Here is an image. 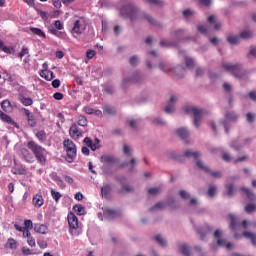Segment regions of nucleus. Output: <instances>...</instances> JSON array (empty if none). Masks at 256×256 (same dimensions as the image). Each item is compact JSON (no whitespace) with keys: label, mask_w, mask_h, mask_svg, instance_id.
<instances>
[{"label":"nucleus","mask_w":256,"mask_h":256,"mask_svg":"<svg viewBox=\"0 0 256 256\" xmlns=\"http://www.w3.org/2000/svg\"><path fill=\"white\" fill-rule=\"evenodd\" d=\"M180 197L182 199H184L185 201H187V199H190L191 198V195L185 191V190H181L180 193H179Z\"/></svg>","instance_id":"nucleus-51"},{"label":"nucleus","mask_w":256,"mask_h":256,"mask_svg":"<svg viewBox=\"0 0 256 256\" xmlns=\"http://www.w3.org/2000/svg\"><path fill=\"white\" fill-rule=\"evenodd\" d=\"M172 37H175L176 39H182L183 38V30H176L172 32Z\"/></svg>","instance_id":"nucleus-49"},{"label":"nucleus","mask_w":256,"mask_h":256,"mask_svg":"<svg viewBox=\"0 0 256 256\" xmlns=\"http://www.w3.org/2000/svg\"><path fill=\"white\" fill-rule=\"evenodd\" d=\"M31 33L37 35L38 37H42V39H47V35L40 28L30 27Z\"/></svg>","instance_id":"nucleus-26"},{"label":"nucleus","mask_w":256,"mask_h":256,"mask_svg":"<svg viewBox=\"0 0 256 256\" xmlns=\"http://www.w3.org/2000/svg\"><path fill=\"white\" fill-rule=\"evenodd\" d=\"M22 253L23 255H37L39 252L35 250H31L30 248L27 247H22Z\"/></svg>","instance_id":"nucleus-42"},{"label":"nucleus","mask_w":256,"mask_h":256,"mask_svg":"<svg viewBox=\"0 0 256 256\" xmlns=\"http://www.w3.org/2000/svg\"><path fill=\"white\" fill-rule=\"evenodd\" d=\"M73 209L78 215H85V207L83 205H75Z\"/></svg>","instance_id":"nucleus-41"},{"label":"nucleus","mask_w":256,"mask_h":256,"mask_svg":"<svg viewBox=\"0 0 256 256\" xmlns=\"http://www.w3.org/2000/svg\"><path fill=\"white\" fill-rule=\"evenodd\" d=\"M103 215L106 219H115L116 217H119V213L111 208L104 209Z\"/></svg>","instance_id":"nucleus-17"},{"label":"nucleus","mask_w":256,"mask_h":256,"mask_svg":"<svg viewBox=\"0 0 256 256\" xmlns=\"http://www.w3.org/2000/svg\"><path fill=\"white\" fill-rule=\"evenodd\" d=\"M54 181L57 182V185H58L59 187H61V189H65V182H63V180H62L59 176H57V177L54 179Z\"/></svg>","instance_id":"nucleus-59"},{"label":"nucleus","mask_w":256,"mask_h":256,"mask_svg":"<svg viewBox=\"0 0 256 256\" xmlns=\"http://www.w3.org/2000/svg\"><path fill=\"white\" fill-rule=\"evenodd\" d=\"M111 193V186L110 185H105L101 188V195L105 199H109V194Z\"/></svg>","instance_id":"nucleus-29"},{"label":"nucleus","mask_w":256,"mask_h":256,"mask_svg":"<svg viewBox=\"0 0 256 256\" xmlns=\"http://www.w3.org/2000/svg\"><path fill=\"white\" fill-rule=\"evenodd\" d=\"M143 17L150 23L151 25H157L155 19H153L150 15L143 13Z\"/></svg>","instance_id":"nucleus-50"},{"label":"nucleus","mask_w":256,"mask_h":256,"mask_svg":"<svg viewBox=\"0 0 256 256\" xmlns=\"http://www.w3.org/2000/svg\"><path fill=\"white\" fill-rule=\"evenodd\" d=\"M184 109L188 115L194 116V125L195 127H199V124L201 123V117H203V110L195 106L193 107L187 106Z\"/></svg>","instance_id":"nucleus-4"},{"label":"nucleus","mask_w":256,"mask_h":256,"mask_svg":"<svg viewBox=\"0 0 256 256\" xmlns=\"http://www.w3.org/2000/svg\"><path fill=\"white\" fill-rule=\"evenodd\" d=\"M241 191L243 193H245V195H246L247 199H249V201H255L256 196H255V193H253V190H251L249 188L242 187Z\"/></svg>","instance_id":"nucleus-21"},{"label":"nucleus","mask_w":256,"mask_h":256,"mask_svg":"<svg viewBox=\"0 0 256 256\" xmlns=\"http://www.w3.org/2000/svg\"><path fill=\"white\" fill-rule=\"evenodd\" d=\"M182 254L185 256H191V246L187 244H183L181 246Z\"/></svg>","instance_id":"nucleus-35"},{"label":"nucleus","mask_w":256,"mask_h":256,"mask_svg":"<svg viewBox=\"0 0 256 256\" xmlns=\"http://www.w3.org/2000/svg\"><path fill=\"white\" fill-rule=\"evenodd\" d=\"M104 115H117V110L111 105H105L103 107Z\"/></svg>","instance_id":"nucleus-23"},{"label":"nucleus","mask_w":256,"mask_h":256,"mask_svg":"<svg viewBox=\"0 0 256 256\" xmlns=\"http://www.w3.org/2000/svg\"><path fill=\"white\" fill-rule=\"evenodd\" d=\"M68 225L70 229H73V230L79 229V219L73 212H70L68 214Z\"/></svg>","instance_id":"nucleus-11"},{"label":"nucleus","mask_w":256,"mask_h":256,"mask_svg":"<svg viewBox=\"0 0 256 256\" xmlns=\"http://www.w3.org/2000/svg\"><path fill=\"white\" fill-rule=\"evenodd\" d=\"M100 161L104 165L103 173L105 175H109V172L107 171V165H111V164L115 163V157L108 155V154L102 155L100 158Z\"/></svg>","instance_id":"nucleus-10"},{"label":"nucleus","mask_w":256,"mask_h":256,"mask_svg":"<svg viewBox=\"0 0 256 256\" xmlns=\"http://www.w3.org/2000/svg\"><path fill=\"white\" fill-rule=\"evenodd\" d=\"M198 233L201 237L202 241H205V235H208V233H211V227L205 226V230L203 228L198 229Z\"/></svg>","instance_id":"nucleus-30"},{"label":"nucleus","mask_w":256,"mask_h":256,"mask_svg":"<svg viewBox=\"0 0 256 256\" xmlns=\"http://www.w3.org/2000/svg\"><path fill=\"white\" fill-rule=\"evenodd\" d=\"M199 33H202V35H207V26L205 25H199L198 26Z\"/></svg>","instance_id":"nucleus-60"},{"label":"nucleus","mask_w":256,"mask_h":256,"mask_svg":"<svg viewBox=\"0 0 256 256\" xmlns=\"http://www.w3.org/2000/svg\"><path fill=\"white\" fill-rule=\"evenodd\" d=\"M121 15H123V17H128V19H130V21H137V19H139L141 13L139 12V9H137V7H135V5L133 4H127L125 5L121 11H120Z\"/></svg>","instance_id":"nucleus-3"},{"label":"nucleus","mask_w":256,"mask_h":256,"mask_svg":"<svg viewBox=\"0 0 256 256\" xmlns=\"http://www.w3.org/2000/svg\"><path fill=\"white\" fill-rule=\"evenodd\" d=\"M185 63L188 69H193V67H195V60H193V58L185 57Z\"/></svg>","instance_id":"nucleus-43"},{"label":"nucleus","mask_w":256,"mask_h":256,"mask_svg":"<svg viewBox=\"0 0 256 256\" xmlns=\"http://www.w3.org/2000/svg\"><path fill=\"white\" fill-rule=\"evenodd\" d=\"M256 210V205L255 204H248L245 207L246 213H253V211Z\"/></svg>","instance_id":"nucleus-53"},{"label":"nucleus","mask_w":256,"mask_h":256,"mask_svg":"<svg viewBox=\"0 0 256 256\" xmlns=\"http://www.w3.org/2000/svg\"><path fill=\"white\" fill-rule=\"evenodd\" d=\"M137 63H139V58H137V56H132L130 58V64L132 65V67H135Z\"/></svg>","instance_id":"nucleus-63"},{"label":"nucleus","mask_w":256,"mask_h":256,"mask_svg":"<svg viewBox=\"0 0 256 256\" xmlns=\"http://www.w3.org/2000/svg\"><path fill=\"white\" fill-rule=\"evenodd\" d=\"M84 143L89 147L92 151H97V147L93 146V140L91 138L86 137L84 138Z\"/></svg>","instance_id":"nucleus-38"},{"label":"nucleus","mask_w":256,"mask_h":256,"mask_svg":"<svg viewBox=\"0 0 256 256\" xmlns=\"http://www.w3.org/2000/svg\"><path fill=\"white\" fill-rule=\"evenodd\" d=\"M229 219H230V229L235 231L236 229H239V227H241V223H239V219H237L235 215L230 214Z\"/></svg>","instance_id":"nucleus-16"},{"label":"nucleus","mask_w":256,"mask_h":256,"mask_svg":"<svg viewBox=\"0 0 256 256\" xmlns=\"http://www.w3.org/2000/svg\"><path fill=\"white\" fill-rule=\"evenodd\" d=\"M123 151H124V154L127 156V157H131L133 155V148H131L129 145L127 144H124L123 146Z\"/></svg>","instance_id":"nucleus-40"},{"label":"nucleus","mask_w":256,"mask_h":256,"mask_svg":"<svg viewBox=\"0 0 256 256\" xmlns=\"http://www.w3.org/2000/svg\"><path fill=\"white\" fill-rule=\"evenodd\" d=\"M54 26L56 27V29H58V31H61L64 28L63 23H61V20H56L54 22Z\"/></svg>","instance_id":"nucleus-62"},{"label":"nucleus","mask_w":256,"mask_h":256,"mask_svg":"<svg viewBox=\"0 0 256 256\" xmlns=\"http://www.w3.org/2000/svg\"><path fill=\"white\" fill-rule=\"evenodd\" d=\"M159 209H165V203L164 202H158L155 204V206H153L152 208H150V211H157Z\"/></svg>","instance_id":"nucleus-44"},{"label":"nucleus","mask_w":256,"mask_h":256,"mask_svg":"<svg viewBox=\"0 0 256 256\" xmlns=\"http://www.w3.org/2000/svg\"><path fill=\"white\" fill-rule=\"evenodd\" d=\"M0 121H2L3 123H8L9 125H13L14 127H19V125H17V122H15L13 118H11V116L5 114L1 110H0Z\"/></svg>","instance_id":"nucleus-14"},{"label":"nucleus","mask_w":256,"mask_h":256,"mask_svg":"<svg viewBox=\"0 0 256 256\" xmlns=\"http://www.w3.org/2000/svg\"><path fill=\"white\" fill-rule=\"evenodd\" d=\"M0 49L1 51H3L4 53H7L8 55H11V53H13V48L9 46H5V42H3V40L1 39H0Z\"/></svg>","instance_id":"nucleus-33"},{"label":"nucleus","mask_w":256,"mask_h":256,"mask_svg":"<svg viewBox=\"0 0 256 256\" xmlns=\"http://www.w3.org/2000/svg\"><path fill=\"white\" fill-rule=\"evenodd\" d=\"M241 39H250V37H253V34L250 31H243L240 33Z\"/></svg>","instance_id":"nucleus-48"},{"label":"nucleus","mask_w":256,"mask_h":256,"mask_svg":"<svg viewBox=\"0 0 256 256\" xmlns=\"http://www.w3.org/2000/svg\"><path fill=\"white\" fill-rule=\"evenodd\" d=\"M19 101L24 105L25 107H31L33 105V99L32 98H27L23 96V94H19Z\"/></svg>","instance_id":"nucleus-20"},{"label":"nucleus","mask_w":256,"mask_h":256,"mask_svg":"<svg viewBox=\"0 0 256 256\" xmlns=\"http://www.w3.org/2000/svg\"><path fill=\"white\" fill-rule=\"evenodd\" d=\"M95 55H96L95 50H88L86 52L87 59H93V57H95Z\"/></svg>","instance_id":"nucleus-64"},{"label":"nucleus","mask_w":256,"mask_h":256,"mask_svg":"<svg viewBox=\"0 0 256 256\" xmlns=\"http://www.w3.org/2000/svg\"><path fill=\"white\" fill-rule=\"evenodd\" d=\"M155 241L158 243V245H161V247H167V240L163 238L160 234L155 237Z\"/></svg>","instance_id":"nucleus-37"},{"label":"nucleus","mask_w":256,"mask_h":256,"mask_svg":"<svg viewBox=\"0 0 256 256\" xmlns=\"http://www.w3.org/2000/svg\"><path fill=\"white\" fill-rule=\"evenodd\" d=\"M50 33H52V35H55L56 37H60V38L65 37V33L60 32L55 28H50Z\"/></svg>","instance_id":"nucleus-45"},{"label":"nucleus","mask_w":256,"mask_h":256,"mask_svg":"<svg viewBox=\"0 0 256 256\" xmlns=\"http://www.w3.org/2000/svg\"><path fill=\"white\" fill-rule=\"evenodd\" d=\"M35 137L40 143H45V141H47V132H45V130H40L36 133Z\"/></svg>","instance_id":"nucleus-27"},{"label":"nucleus","mask_w":256,"mask_h":256,"mask_svg":"<svg viewBox=\"0 0 256 256\" xmlns=\"http://www.w3.org/2000/svg\"><path fill=\"white\" fill-rule=\"evenodd\" d=\"M8 245H9L10 249H17V240H15L13 238H9Z\"/></svg>","instance_id":"nucleus-47"},{"label":"nucleus","mask_w":256,"mask_h":256,"mask_svg":"<svg viewBox=\"0 0 256 256\" xmlns=\"http://www.w3.org/2000/svg\"><path fill=\"white\" fill-rule=\"evenodd\" d=\"M85 29H87V20H85L83 17H80L78 20L74 21L71 33L72 35H81Z\"/></svg>","instance_id":"nucleus-5"},{"label":"nucleus","mask_w":256,"mask_h":256,"mask_svg":"<svg viewBox=\"0 0 256 256\" xmlns=\"http://www.w3.org/2000/svg\"><path fill=\"white\" fill-rule=\"evenodd\" d=\"M221 235H222L221 230H216L214 232V237L216 239H218L217 240L218 247H225L226 249H233V244H231V242L227 243V240L224 238H221Z\"/></svg>","instance_id":"nucleus-8"},{"label":"nucleus","mask_w":256,"mask_h":256,"mask_svg":"<svg viewBox=\"0 0 256 256\" xmlns=\"http://www.w3.org/2000/svg\"><path fill=\"white\" fill-rule=\"evenodd\" d=\"M243 235H244V237H246V239H250V241L253 243V245H256V234L244 231Z\"/></svg>","instance_id":"nucleus-34"},{"label":"nucleus","mask_w":256,"mask_h":256,"mask_svg":"<svg viewBox=\"0 0 256 256\" xmlns=\"http://www.w3.org/2000/svg\"><path fill=\"white\" fill-rule=\"evenodd\" d=\"M161 47H175V43L162 40L160 41Z\"/></svg>","instance_id":"nucleus-57"},{"label":"nucleus","mask_w":256,"mask_h":256,"mask_svg":"<svg viewBox=\"0 0 256 256\" xmlns=\"http://www.w3.org/2000/svg\"><path fill=\"white\" fill-rule=\"evenodd\" d=\"M139 74H136L132 79L131 78H127L124 79L122 82L123 87H127L128 85H131V83H139Z\"/></svg>","instance_id":"nucleus-22"},{"label":"nucleus","mask_w":256,"mask_h":256,"mask_svg":"<svg viewBox=\"0 0 256 256\" xmlns=\"http://www.w3.org/2000/svg\"><path fill=\"white\" fill-rule=\"evenodd\" d=\"M27 147L32 151L40 165H45V163H47V149L33 140L28 141Z\"/></svg>","instance_id":"nucleus-1"},{"label":"nucleus","mask_w":256,"mask_h":256,"mask_svg":"<svg viewBox=\"0 0 256 256\" xmlns=\"http://www.w3.org/2000/svg\"><path fill=\"white\" fill-rule=\"evenodd\" d=\"M24 113L27 117V121H28L30 127H35V125H37V123L35 122V116L33 114H31L29 109H24Z\"/></svg>","instance_id":"nucleus-18"},{"label":"nucleus","mask_w":256,"mask_h":256,"mask_svg":"<svg viewBox=\"0 0 256 256\" xmlns=\"http://www.w3.org/2000/svg\"><path fill=\"white\" fill-rule=\"evenodd\" d=\"M39 75L46 81H53V79H55V74H53V71L48 69L41 70Z\"/></svg>","instance_id":"nucleus-15"},{"label":"nucleus","mask_w":256,"mask_h":256,"mask_svg":"<svg viewBox=\"0 0 256 256\" xmlns=\"http://www.w3.org/2000/svg\"><path fill=\"white\" fill-rule=\"evenodd\" d=\"M27 244L29 245V247H36L37 243L35 242V237L30 236L29 238H27Z\"/></svg>","instance_id":"nucleus-56"},{"label":"nucleus","mask_w":256,"mask_h":256,"mask_svg":"<svg viewBox=\"0 0 256 256\" xmlns=\"http://www.w3.org/2000/svg\"><path fill=\"white\" fill-rule=\"evenodd\" d=\"M1 108L5 113H9V111H11L12 107H11V101L9 100H3L1 102Z\"/></svg>","instance_id":"nucleus-28"},{"label":"nucleus","mask_w":256,"mask_h":256,"mask_svg":"<svg viewBox=\"0 0 256 256\" xmlns=\"http://www.w3.org/2000/svg\"><path fill=\"white\" fill-rule=\"evenodd\" d=\"M226 118H228L229 121H237L238 116H237V114H235V112H228L226 114Z\"/></svg>","instance_id":"nucleus-46"},{"label":"nucleus","mask_w":256,"mask_h":256,"mask_svg":"<svg viewBox=\"0 0 256 256\" xmlns=\"http://www.w3.org/2000/svg\"><path fill=\"white\" fill-rule=\"evenodd\" d=\"M38 246L40 249H47V241L45 240H37Z\"/></svg>","instance_id":"nucleus-61"},{"label":"nucleus","mask_w":256,"mask_h":256,"mask_svg":"<svg viewBox=\"0 0 256 256\" xmlns=\"http://www.w3.org/2000/svg\"><path fill=\"white\" fill-rule=\"evenodd\" d=\"M227 41L230 45H239L241 43V38L239 36H228Z\"/></svg>","instance_id":"nucleus-32"},{"label":"nucleus","mask_w":256,"mask_h":256,"mask_svg":"<svg viewBox=\"0 0 256 256\" xmlns=\"http://www.w3.org/2000/svg\"><path fill=\"white\" fill-rule=\"evenodd\" d=\"M77 123L80 127H87V117L83 115L78 116Z\"/></svg>","instance_id":"nucleus-39"},{"label":"nucleus","mask_w":256,"mask_h":256,"mask_svg":"<svg viewBox=\"0 0 256 256\" xmlns=\"http://www.w3.org/2000/svg\"><path fill=\"white\" fill-rule=\"evenodd\" d=\"M50 194H51L52 199H54V201L56 203H59V199H61V197H62L61 193L55 191V189H51Z\"/></svg>","instance_id":"nucleus-36"},{"label":"nucleus","mask_w":256,"mask_h":256,"mask_svg":"<svg viewBox=\"0 0 256 256\" xmlns=\"http://www.w3.org/2000/svg\"><path fill=\"white\" fill-rule=\"evenodd\" d=\"M22 154L24 156V159H26V161H31L29 159H33V157L31 156V153H29V150L27 149H22Z\"/></svg>","instance_id":"nucleus-52"},{"label":"nucleus","mask_w":256,"mask_h":256,"mask_svg":"<svg viewBox=\"0 0 256 256\" xmlns=\"http://www.w3.org/2000/svg\"><path fill=\"white\" fill-rule=\"evenodd\" d=\"M196 165L199 169L205 171V173H209L212 177H215V179L223 177V174L220 171H211V169H209V167H207L201 160H197Z\"/></svg>","instance_id":"nucleus-7"},{"label":"nucleus","mask_w":256,"mask_h":256,"mask_svg":"<svg viewBox=\"0 0 256 256\" xmlns=\"http://www.w3.org/2000/svg\"><path fill=\"white\" fill-rule=\"evenodd\" d=\"M24 229H27V230L33 229V221L25 220L24 221Z\"/></svg>","instance_id":"nucleus-58"},{"label":"nucleus","mask_w":256,"mask_h":256,"mask_svg":"<svg viewBox=\"0 0 256 256\" xmlns=\"http://www.w3.org/2000/svg\"><path fill=\"white\" fill-rule=\"evenodd\" d=\"M118 181H120L122 188L120 189V193L123 195L125 193H133L135 191V188H133V186H127L125 185V177H120L118 178Z\"/></svg>","instance_id":"nucleus-12"},{"label":"nucleus","mask_w":256,"mask_h":256,"mask_svg":"<svg viewBox=\"0 0 256 256\" xmlns=\"http://www.w3.org/2000/svg\"><path fill=\"white\" fill-rule=\"evenodd\" d=\"M69 135L72 139L77 141L80 137H83V130L77 126V124H72L69 129Z\"/></svg>","instance_id":"nucleus-9"},{"label":"nucleus","mask_w":256,"mask_h":256,"mask_svg":"<svg viewBox=\"0 0 256 256\" xmlns=\"http://www.w3.org/2000/svg\"><path fill=\"white\" fill-rule=\"evenodd\" d=\"M25 55H29V48L23 47L21 52L18 54V57L20 59H23V57H25Z\"/></svg>","instance_id":"nucleus-54"},{"label":"nucleus","mask_w":256,"mask_h":256,"mask_svg":"<svg viewBox=\"0 0 256 256\" xmlns=\"http://www.w3.org/2000/svg\"><path fill=\"white\" fill-rule=\"evenodd\" d=\"M176 134L181 139H187V137H189V132L185 128H179L178 130H176Z\"/></svg>","instance_id":"nucleus-31"},{"label":"nucleus","mask_w":256,"mask_h":256,"mask_svg":"<svg viewBox=\"0 0 256 256\" xmlns=\"http://www.w3.org/2000/svg\"><path fill=\"white\" fill-rule=\"evenodd\" d=\"M32 203H33L34 207L39 209V208L43 207V205L45 203V199L43 198V195L35 194L32 198Z\"/></svg>","instance_id":"nucleus-13"},{"label":"nucleus","mask_w":256,"mask_h":256,"mask_svg":"<svg viewBox=\"0 0 256 256\" xmlns=\"http://www.w3.org/2000/svg\"><path fill=\"white\" fill-rule=\"evenodd\" d=\"M63 149L66 152V161L73 163L77 159V145L73 140L65 138L63 141Z\"/></svg>","instance_id":"nucleus-2"},{"label":"nucleus","mask_w":256,"mask_h":256,"mask_svg":"<svg viewBox=\"0 0 256 256\" xmlns=\"http://www.w3.org/2000/svg\"><path fill=\"white\" fill-rule=\"evenodd\" d=\"M34 231L40 233L41 235L47 234V226L44 224H35Z\"/></svg>","instance_id":"nucleus-25"},{"label":"nucleus","mask_w":256,"mask_h":256,"mask_svg":"<svg viewBox=\"0 0 256 256\" xmlns=\"http://www.w3.org/2000/svg\"><path fill=\"white\" fill-rule=\"evenodd\" d=\"M222 67L225 71L232 73V75L237 79H241V77H243V70H241V65L239 64L223 63Z\"/></svg>","instance_id":"nucleus-6"},{"label":"nucleus","mask_w":256,"mask_h":256,"mask_svg":"<svg viewBox=\"0 0 256 256\" xmlns=\"http://www.w3.org/2000/svg\"><path fill=\"white\" fill-rule=\"evenodd\" d=\"M149 195H159L161 193V188H150L148 189Z\"/></svg>","instance_id":"nucleus-55"},{"label":"nucleus","mask_w":256,"mask_h":256,"mask_svg":"<svg viewBox=\"0 0 256 256\" xmlns=\"http://www.w3.org/2000/svg\"><path fill=\"white\" fill-rule=\"evenodd\" d=\"M185 157H187L188 159H191V157H193V159H195L197 161V159H199V157H201V152H193L191 150H186L184 152Z\"/></svg>","instance_id":"nucleus-24"},{"label":"nucleus","mask_w":256,"mask_h":256,"mask_svg":"<svg viewBox=\"0 0 256 256\" xmlns=\"http://www.w3.org/2000/svg\"><path fill=\"white\" fill-rule=\"evenodd\" d=\"M175 101H177V97L171 96L170 103H168L167 106L165 107V113H173L175 111V105H173Z\"/></svg>","instance_id":"nucleus-19"}]
</instances>
